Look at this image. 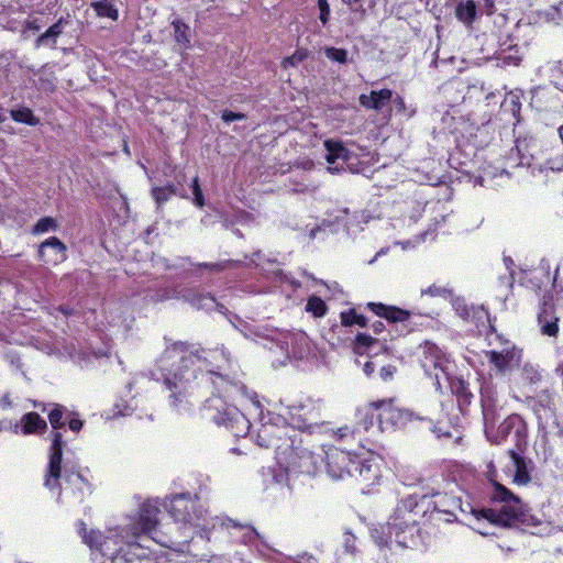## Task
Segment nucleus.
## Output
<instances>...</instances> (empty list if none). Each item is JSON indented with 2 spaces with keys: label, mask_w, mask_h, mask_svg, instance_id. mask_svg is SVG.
<instances>
[{
  "label": "nucleus",
  "mask_w": 563,
  "mask_h": 563,
  "mask_svg": "<svg viewBox=\"0 0 563 563\" xmlns=\"http://www.w3.org/2000/svg\"><path fill=\"white\" fill-rule=\"evenodd\" d=\"M509 455L515 464L516 472L514 475V483L517 485H526L530 482L531 477L527 470L525 460L518 453V450H509Z\"/></svg>",
  "instance_id": "obj_29"
},
{
  "label": "nucleus",
  "mask_w": 563,
  "mask_h": 563,
  "mask_svg": "<svg viewBox=\"0 0 563 563\" xmlns=\"http://www.w3.org/2000/svg\"><path fill=\"white\" fill-rule=\"evenodd\" d=\"M65 20L60 18L56 23L49 26L43 34L36 40V47L43 45L55 46L57 37L63 33Z\"/></svg>",
  "instance_id": "obj_31"
},
{
  "label": "nucleus",
  "mask_w": 563,
  "mask_h": 563,
  "mask_svg": "<svg viewBox=\"0 0 563 563\" xmlns=\"http://www.w3.org/2000/svg\"><path fill=\"white\" fill-rule=\"evenodd\" d=\"M341 323L344 327H352L357 324L360 327L366 325V318L363 314H360L355 311V309H349L346 311H342L340 314Z\"/></svg>",
  "instance_id": "obj_41"
},
{
  "label": "nucleus",
  "mask_w": 563,
  "mask_h": 563,
  "mask_svg": "<svg viewBox=\"0 0 563 563\" xmlns=\"http://www.w3.org/2000/svg\"><path fill=\"white\" fill-rule=\"evenodd\" d=\"M451 388L456 396L460 409L464 410V408L472 402L473 394L470 391L467 385L461 379L451 382Z\"/></svg>",
  "instance_id": "obj_33"
},
{
  "label": "nucleus",
  "mask_w": 563,
  "mask_h": 563,
  "mask_svg": "<svg viewBox=\"0 0 563 563\" xmlns=\"http://www.w3.org/2000/svg\"><path fill=\"white\" fill-rule=\"evenodd\" d=\"M558 321L559 318L555 316L553 296L544 295L540 312L538 313V322L541 332L549 336H555L559 331Z\"/></svg>",
  "instance_id": "obj_21"
},
{
  "label": "nucleus",
  "mask_w": 563,
  "mask_h": 563,
  "mask_svg": "<svg viewBox=\"0 0 563 563\" xmlns=\"http://www.w3.org/2000/svg\"><path fill=\"white\" fill-rule=\"evenodd\" d=\"M372 404H369L364 409L358 410L360 422L356 427L357 433L362 431H368L374 426V419L376 417H372Z\"/></svg>",
  "instance_id": "obj_43"
},
{
  "label": "nucleus",
  "mask_w": 563,
  "mask_h": 563,
  "mask_svg": "<svg viewBox=\"0 0 563 563\" xmlns=\"http://www.w3.org/2000/svg\"><path fill=\"white\" fill-rule=\"evenodd\" d=\"M11 118L21 123H25L29 125H37L40 120L33 114L32 110L29 108H22L16 110H11Z\"/></svg>",
  "instance_id": "obj_42"
},
{
  "label": "nucleus",
  "mask_w": 563,
  "mask_h": 563,
  "mask_svg": "<svg viewBox=\"0 0 563 563\" xmlns=\"http://www.w3.org/2000/svg\"><path fill=\"white\" fill-rule=\"evenodd\" d=\"M488 440L494 444H501L509 437L515 441L516 450L521 451L527 444L528 428L526 421L516 413L508 416L496 430L494 426L485 428Z\"/></svg>",
  "instance_id": "obj_10"
},
{
  "label": "nucleus",
  "mask_w": 563,
  "mask_h": 563,
  "mask_svg": "<svg viewBox=\"0 0 563 563\" xmlns=\"http://www.w3.org/2000/svg\"><path fill=\"white\" fill-rule=\"evenodd\" d=\"M287 415L294 429L314 432L322 426L321 404L311 398L287 406Z\"/></svg>",
  "instance_id": "obj_9"
},
{
  "label": "nucleus",
  "mask_w": 563,
  "mask_h": 563,
  "mask_svg": "<svg viewBox=\"0 0 563 563\" xmlns=\"http://www.w3.org/2000/svg\"><path fill=\"white\" fill-rule=\"evenodd\" d=\"M308 56V52L306 49H297L291 56L286 57L283 60V67H295L298 64H300L303 59H306Z\"/></svg>",
  "instance_id": "obj_48"
},
{
  "label": "nucleus",
  "mask_w": 563,
  "mask_h": 563,
  "mask_svg": "<svg viewBox=\"0 0 563 563\" xmlns=\"http://www.w3.org/2000/svg\"><path fill=\"white\" fill-rule=\"evenodd\" d=\"M91 7L100 18H109L113 21H117L119 18V12L113 3V0L93 1Z\"/></svg>",
  "instance_id": "obj_35"
},
{
  "label": "nucleus",
  "mask_w": 563,
  "mask_h": 563,
  "mask_svg": "<svg viewBox=\"0 0 563 563\" xmlns=\"http://www.w3.org/2000/svg\"><path fill=\"white\" fill-rule=\"evenodd\" d=\"M183 299L192 307L206 311H211L219 306L211 294L203 292L197 288L185 289L183 294Z\"/></svg>",
  "instance_id": "obj_23"
},
{
  "label": "nucleus",
  "mask_w": 563,
  "mask_h": 563,
  "mask_svg": "<svg viewBox=\"0 0 563 563\" xmlns=\"http://www.w3.org/2000/svg\"><path fill=\"white\" fill-rule=\"evenodd\" d=\"M192 195H194V203L202 208L205 206V197L199 185L198 177H195L191 184Z\"/></svg>",
  "instance_id": "obj_49"
},
{
  "label": "nucleus",
  "mask_w": 563,
  "mask_h": 563,
  "mask_svg": "<svg viewBox=\"0 0 563 563\" xmlns=\"http://www.w3.org/2000/svg\"><path fill=\"white\" fill-rule=\"evenodd\" d=\"M496 393L489 386H485L481 390V404L485 428L495 426L496 420Z\"/></svg>",
  "instance_id": "obj_24"
},
{
  "label": "nucleus",
  "mask_w": 563,
  "mask_h": 563,
  "mask_svg": "<svg viewBox=\"0 0 563 563\" xmlns=\"http://www.w3.org/2000/svg\"><path fill=\"white\" fill-rule=\"evenodd\" d=\"M489 344H499V350L488 352V358L500 372L512 369L518 366L521 360V350L514 346L501 334H488Z\"/></svg>",
  "instance_id": "obj_11"
},
{
  "label": "nucleus",
  "mask_w": 563,
  "mask_h": 563,
  "mask_svg": "<svg viewBox=\"0 0 563 563\" xmlns=\"http://www.w3.org/2000/svg\"><path fill=\"white\" fill-rule=\"evenodd\" d=\"M240 263H241L240 261L227 260V261H221V262L211 263V264L205 263V264H201L200 266L208 268L210 271L221 272V271H224L233 265H238Z\"/></svg>",
  "instance_id": "obj_50"
},
{
  "label": "nucleus",
  "mask_w": 563,
  "mask_h": 563,
  "mask_svg": "<svg viewBox=\"0 0 563 563\" xmlns=\"http://www.w3.org/2000/svg\"><path fill=\"white\" fill-rule=\"evenodd\" d=\"M324 54L333 62H338L340 64H345L347 62V52L343 48L327 47L324 49Z\"/></svg>",
  "instance_id": "obj_47"
},
{
  "label": "nucleus",
  "mask_w": 563,
  "mask_h": 563,
  "mask_svg": "<svg viewBox=\"0 0 563 563\" xmlns=\"http://www.w3.org/2000/svg\"><path fill=\"white\" fill-rule=\"evenodd\" d=\"M375 364L371 361L366 362L363 366V371L366 376H371L374 373Z\"/></svg>",
  "instance_id": "obj_61"
},
{
  "label": "nucleus",
  "mask_w": 563,
  "mask_h": 563,
  "mask_svg": "<svg viewBox=\"0 0 563 563\" xmlns=\"http://www.w3.org/2000/svg\"><path fill=\"white\" fill-rule=\"evenodd\" d=\"M354 457L350 453L333 449L327 452V472L333 479H342L345 475L353 474L352 462Z\"/></svg>",
  "instance_id": "obj_17"
},
{
  "label": "nucleus",
  "mask_w": 563,
  "mask_h": 563,
  "mask_svg": "<svg viewBox=\"0 0 563 563\" xmlns=\"http://www.w3.org/2000/svg\"><path fill=\"white\" fill-rule=\"evenodd\" d=\"M58 228L57 221L51 217L40 219L32 229L34 234H43L48 231H56Z\"/></svg>",
  "instance_id": "obj_44"
},
{
  "label": "nucleus",
  "mask_w": 563,
  "mask_h": 563,
  "mask_svg": "<svg viewBox=\"0 0 563 563\" xmlns=\"http://www.w3.org/2000/svg\"><path fill=\"white\" fill-rule=\"evenodd\" d=\"M547 71L550 81L560 90L563 91V62H550L547 65Z\"/></svg>",
  "instance_id": "obj_37"
},
{
  "label": "nucleus",
  "mask_w": 563,
  "mask_h": 563,
  "mask_svg": "<svg viewBox=\"0 0 563 563\" xmlns=\"http://www.w3.org/2000/svg\"><path fill=\"white\" fill-rule=\"evenodd\" d=\"M68 412L63 406L55 404L48 413V420L54 430L62 429L65 426V419L69 418Z\"/></svg>",
  "instance_id": "obj_38"
},
{
  "label": "nucleus",
  "mask_w": 563,
  "mask_h": 563,
  "mask_svg": "<svg viewBox=\"0 0 563 563\" xmlns=\"http://www.w3.org/2000/svg\"><path fill=\"white\" fill-rule=\"evenodd\" d=\"M493 486L492 501L494 506L481 510L483 518L492 523L518 528L522 531H530L532 534L541 531L542 520L532 515L518 496L499 483H494Z\"/></svg>",
  "instance_id": "obj_5"
},
{
  "label": "nucleus",
  "mask_w": 563,
  "mask_h": 563,
  "mask_svg": "<svg viewBox=\"0 0 563 563\" xmlns=\"http://www.w3.org/2000/svg\"><path fill=\"white\" fill-rule=\"evenodd\" d=\"M527 402L538 420L539 430L542 431L543 437H545L549 422L556 417V407L553 394L550 393V390L544 389L538 393L534 397H529Z\"/></svg>",
  "instance_id": "obj_12"
},
{
  "label": "nucleus",
  "mask_w": 563,
  "mask_h": 563,
  "mask_svg": "<svg viewBox=\"0 0 563 563\" xmlns=\"http://www.w3.org/2000/svg\"><path fill=\"white\" fill-rule=\"evenodd\" d=\"M396 373V366L394 365H387L383 366L379 371V376L384 382L390 380L394 377V374Z\"/></svg>",
  "instance_id": "obj_56"
},
{
  "label": "nucleus",
  "mask_w": 563,
  "mask_h": 563,
  "mask_svg": "<svg viewBox=\"0 0 563 563\" xmlns=\"http://www.w3.org/2000/svg\"><path fill=\"white\" fill-rule=\"evenodd\" d=\"M418 361L426 375L434 379L437 389L441 388L442 380L449 382L451 360L448 353L435 343L426 341L418 347Z\"/></svg>",
  "instance_id": "obj_8"
},
{
  "label": "nucleus",
  "mask_w": 563,
  "mask_h": 563,
  "mask_svg": "<svg viewBox=\"0 0 563 563\" xmlns=\"http://www.w3.org/2000/svg\"><path fill=\"white\" fill-rule=\"evenodd\" d=\"M164 506L175 521V532H164L158 528L157 500L148 499L141 506L143 532L151 533V540L176 551H181L183 547L197 534L210 540L207 510L196 495L192 496L189 493L174 495Z\"/></svg>",
  "instance_id": "obj_2"
},
{
  "label": "nucleus",
  "mask_w": 563,
  "mask_h": 563,
  "mask_svg": "<svg viewBox=\"0 0 563 563\" xmlns=\"http://www.w3.org/2000/svg\"><path fill=\"white\" fill-rule=\"evenodd\" d=\"M393 98V91L390 89H380L378 91H371L369 95H361L358 98L360 104L367 109L375 111H382Z\"/></svg>",
  "instance_id": "obj_25"
},
{
  "label": "nucleus",
  "mask_w": 563,
  "mask_h": 563,
  "mask_svg": "<svg viewBox=\"0 0 563 563\" xmlns=\"http://www.w3.org/2000/svg\"><path fill=\"white\" fill-rule=\"evenodd\" d=\"M143 526L140 510L130 523L111 529L106 536L100 531H90L89 534H86L82 521L78 523V532L91 549L99 550L103 556L114 560L119 555H125V548L142 549L145 547L143 542L151 540V533L143 532Z\"/></svg>",
  "instance_id": "obj_6"
},
{
  "label": "nucleus",
  "mask_w": 563,
  "mask_h": 563,
  "mask_svg": "<svg viewBox=\"0 0 563 563\" xmlns=\"http://www.w3.org/2000/svg\"><path fill=\"white\" fill-rule=\"evenodd\" d=\"M318 8L320 11L319 19L325 25L330 16V5L327 0H318Z\"/></svg>",
  "instance_id": "obj_52"
},
{
  "label": "nucleus",
  "mask_w": 563,
  "mask_h": 563,
  "mask_svg": "<svg viewBox=\"0 0 563 563\" xmlns=\"http://www.w3.org/2000/svg\"><path fill=\"white\" fill-rule=\"evenodd\" d=\"M343 545L347 553L355 554L356 549V537L352 534L350 531H345L343 536Z\"/></svg>",
  "instance_id": "obj_51"
},
{
  "label": "nucleus",
  "mask_w": 563,
  "mask_h": 563,
  "mask_svg": "<svg viewBox=\"0 0 563 563\" xmlns=\"http://www.w3.org/2000/svg\"><path fill=\"white\" fill-rule=\"evenodd\" d=\"M371 413L376 417L380 431L396 426L401 419V411L394 406L391 399L372 402Z\"/></svg>",
  "instance_id": "obj_19"
},
{
  "label": "nucleus",
  "mask_w": 563,
  "mask_h": 563,
  "mask_svg": "<svg viewBox=\"0 0 563 563\" xmlns=\"http://www.w3.org/2000/svg\"><path fill=\"white\" fill-rule=\"evenodd\" d=\"M361 1L362 0H342L343 3H345L352 9L356 8L357 5H361Z\"/></svg>",
  "instance_id": "obj_63"
},
{
  "label": "nucleus",
  "mask_w": 563,
  "mask_h": 563,
  "mask_svg": "<svg viewBox=\"0 0 563 563\" xmlns=\"http://www.w3.org/2000/svg\"><path fill=\"white\" fill-rule=\"evenodd\" d=\"M173 368L162 373L164 385L169 390V406L177 412H188L195 401L208 391L205 409L218 426L230 429L235 437L247 434L251 423L246 416L221 396L244 397L251 391L238 379L230 353L223 349L198 350L185 342L167 346L161 358L162 369L168 364Z\"/></svg>",
  "instance_id": "obj_1"
},
{
  "label": "nucleus",
  "mask_w": 563,
  "mask_h": 563,
  "mask_svg": "<svg viewBox=\"0 0 563 563\" xmlns=\"http://www.w3.org/2000/svg\"><path fill=\"white\" fill-rule=\"evenodd\" d=\"M431 508L432 515L442 514L426 495L402 498L386 526L372 531L373 539L379 547L391 548L395 544L402 549L423 551L430 542V536L421 527L420 520Z\"/></svg>",
  "instance_id": "obj_3"
},
{
  "label": "nucleus",
  "mask_w": 563,
  "mask_h": 563,
  "mask_svg": "<svg viewBox=\"0 0 563 563\" xmlns=\"http://www.w3.org/2000/svg\"><path fill=\"white\" fill-rule=\"evenodd\" d=\"M393 102H394L395 109L398 112H402L406 110V103H405V100L402 97L396 96V98L393 100Z\"/></svg>",
  "instance_id": "obj_59"
},
{
  "label": "nucleus",
  "mask_w": 563,
  "mask_h": 563,
  "mask_svg": "<svg viewBox=\"0 0 563 563\" xmlns=\"http://www.w3.org/2000/svg\"><path fill=\"white\" fill-rule=\"evenodd\" d=\"M384 329H385V325L382 321H376L373 324V330L376 334L382 333Z\"/></svg>",
  "instance_id": "obj_62"
},
{
  "label": "nucleus",
  "mask_w": 563,
  "mask_h": 563,
  "mask_svg": "<svg viewBox=\"0 0 563 563\" xmlns=\"http://www.w3.org/2000/svg\"><path fill=\"white\" fill-rule=\"evenodd\" d=\"M261 257H262V253H261V251H257V252L252 254V257L250 258V262L256 264V262L258 260H261Z\"/></svg>",
  "instance_id": "obj_64"
},
{
  "label": "nucleus",
  "mask_w": 563,
  "mask_h": 563,
  "mask_svg": "<svg viewBox=\"0 0 563 563\" xmlns=\"http://www.w3.org/2000/svg\"><path fill=\"white\" fill-rule=\"evenodd\" d=\"M521 378L530 385H537L543 378L542 371L539 365L527 362L521 368Z\"/></svg>",
  "instance_id": "obj_36"
},
{
  "label": "nucleus",
  "mask_w": 563,
  "mask_h": 563,
  "mask_svg": "<svg viewBox=\"0 0 563 563\" xmlns=\"http://www.w3.org/2000/svg\"><path fill=\"white\" fill-rule=\"evenodd\" d=\"M187 289V287H165L161 288L156 291L155 295L151 297L153 301H164L173 298L183 299L184 290Z\"/></svg>",
  "instance_id": "obj_40"
},
{
  "label": "nucleus",
  "mask_w": 563,
  "mask_h": 563,
  "mask_svg": "<svg viewBox=\"0 0 563 563\" xmlns=\"http://www.w3.org/2000/svg\"><path fill=\"white\" fill-rule=\"evenodd\" d=\"M456 311L466 320H476V324L481 323L482 325H485L486 322H489L488 312L483 308H467L466 306L461 307L457 305Z\"/></svg>",
  "instance_id": "obj_34"
},
{
  "label": "nucleus",
  "mask_w": 563,
  "mask_h": 563,
  "mask_svg": "<svg viewBox=\"0 0 563 563\" xmlns=\"http://www.w3.org/2000/svg\"><path fill=\"white\" fill-rule=\"evenodd\" d=\"M552 147H549L543 140L529 136L519 139L516 142V147L511 150L508 157L510 167L527 166L538 168L539 170H561L562 164L560 161L552 158Z\"/></svg>",
  "instance_id": "obj_7"
},
{
  "label": "nucleus",
  "mask_w": 563,
  "mask_h": 563,
  "mask_svg": "<svg viewBox=\"0 0 563 563\" xmlns=\"http://www.w3.org/2000/svg\"><path fill=\"white\" fill-rule=\"evenodd\" d=\"M244 397L250 399L253 407L258 410L257 444L262 448H274L277 453L285 455L289 464L297 466L301 473L314 474L317 472L316 455L299 448L296 431L287 426L285 418L271 411L264 413L256 393L251 391Z\"/></svg>",
  "instance_id": "obj_4"
},
{
  "label": "nucleus",
  "mask_w": 563,
  "mask_h": 563,
  "mask_svg": "<svg viewBox=\"0 0 563 563\" xmlns=\"http://www.w3.org/2000/svg\"><path fill=\"white\" fill-rule=\"evenodd\" d=\"M82 421L78 418H70L68 420V427L74 432H79L82 428Z\"/></svg>",
  "instance_id": "obj_58"
},
{
  "label": "nucleus",
  "mask_w": 563,
  "mask_h": 563,
  "mask_svg": "<svg viewBox=\"0 0 563 563\" xmlns=\"http://www.w3.org/2000/svg\"><path fill=\"white\" fill-rule=\"evenodd\" d=\"M306 309L314 317H322L327 312V305L321 298L312 296L308 299Z\"/></svg>",
  "instance_id": "obj_45"
},
{
  "label": "nucleus",
  "mask_w": 563,
  "mask_h": 563,
  "mask_svg": "<svg viewBox=\"0 0 563 563\" xmlns=\"http://www.w3.org/2000/svg\"><path fill=\"white\" fill-rule=\"evenodd\" d=\"M353 350L356 354H366L372 357L382 351L386 352L387 346L378 339H374L365 333H360L355 339Z\"/></svg>",
  "instance_id": "obj_26"
},
{
  "label": "nucleus",
  "mask_w": 563,
  "mask_h": 563,
  "mask_svg": "<svg viewBox=\"0 0 563 563\" xmlns=\"http://www.w3.org/2000/svg\"><path fill=\"white\" fill-rule=\"evenodd\" d=\"M225 529L230 538L245 545H253L260 540V533L250 525L240 523L230 518L216 517L212 519L211 529Z\"/></svg>",
  "instance_id": "obj_15"
},
{
  "label": "nucleus",
  "mask_w": 563,
  "mask_h": 563,
  "mask_svg": "<svg viewBox=\"0 0 563 563\" xmlns=\"http://www.w3.org/2000/svg\"><path fill=\"white\" fill-rule=\"evenodd\" d=\"M459 21L470 25L476 16V4L473 0H461L455 8Z\"/></svg>",
  "instance_id": "obj_32"
},
{
  "label": "nucleus",
  "mask_w": 563,
  "mask_h": 563,
  "mask_svg": "<svg viewBox=\"0 0 563 563\" xmlns=\"http://www.w3.org/2000/svg\"><path fill=\"white\" fill-rule=\"evenodd\" d=\"M367 308L376 316L386 319L391 324H395L397 332L409 333L412 331V325L415 323L412 322L413 313L411 311L380 302H368Z\"/></svg>",
  "instance_id": "obj_13"
},
{
  "label": "nucleus",
  "mask_w": 563,
  "mask_h": 563,
  "mask_svg": "<svg viewBox=\"0 0 563 563\" xmlns=\"http://www.w3.org/2000/svg\"><path fill=\"white\" fill-rule=\"evenodd\" d=\"M551 421L553 423V430H551V431L547 430V434L552 433L555 438L563 440V423H560L556 420V417L554 419H552Z\"/></svg>",
  "instance_id": "obj_57"
},
{
  "label": "nucleus",
  "mask_w": 563,
  "mask_h": 563,
  "mask_svg": "<svg viewBox=\"0 0 563 563\" xmlns=\"http://www.w3.org/2000/svg\"><path fill=\"white\" fill-rule=\"evenodd\" d=\"M64 444L65 442L63 440V434L59 431H55L53 433L47 474L44 482V485L49 489L57 487L60 478V465Z\"/></svg>",
  "instance_id": "obj_16"
},
{
  "label": "nucleus",
  "mask_w": 563,
  "mask_h": 563,
  "mask_svg": "<svg viewBox=\"0 0 563 563\" xmlns=\"http://www.w3.org/2000/svg\"><path fill=\"white\" fill-rule=\"evenodd\" d=\"M356 433H357L356 428L355 429H351L347 426L339 428L335 431V434L338 435V438L340 440H346L349 438H354Z\"/></svg>",
  "instance_id": "obj_53"
},
{
  "label": "nucleus",
  "mask_w": 563,
  "mask_h": 563,
  "mask_svg": "<svg viewBox=\"0 0 563 563\" xmlns=\"http://www.w3.org/2000/svg\"><path fill=\"white\" fill-rule=\"evenodd\" d=\"M153 198L158 206L166 202L170 197L177 194L175 186L156 187L152 191Z\"/></svg>",
  "instance_id": "obj_46"
},
{
  "label": "nucleus",
  "mask_w": 563,
  "mask_h": 563,
  "mask_svg": "<svg viewBox=\"0 0 563 563\" xmlns=\"http://www.w3.org/2000/svg\"><path fill=\"white\" fill-rule=\"evenodd\" d=\"M245 119V114L244 113H240V112H233V111H230V110H224L222 112V120L227 123H230V122H233V121H236V120H243Z\"/></svg>",
  "instance_id": "obj_55"
},
{
  "label": "nucleus",
  "mask_w": 563,
  "mask_h": 563,
  "mask_svg": "<svg viewBox=\"0 0 563 563\" xmlns=\"http://www.w3.org/2000/svg\"><path fill=\"white\" fill-rule=\"evenodd\" d=\"M38 256L45 263L58 264L66 258V245L56 236H52L41 243Z\"/></svg>",
  "instance_id": "obj_22"
},
{
  "label": "nucleus",
  "mask_w": 563,
  "mask_h": 563,
  "mask_svg": "<svg viewBox=\"0 0 563 563\" xmlns=\"http://www.w3.org/2000/svg\"><path fill=\"white\" fill-rule=\"evenodd\" d=\"M497 59L501 66H518L522 59V54L517 44L503 42Z\"/></svg>",
  "instance_id": "obj_28"
},
{
  "label": "nucleus",
  "mask_w": 563,
  "mask_h": 563,
  "mask_svg": "<svg viewBox=\"0 0 563 563\" xmlns=\"http://www.w3.org/2000/svg\"><path fill=\"white\" fill-rule=\"evenodd\" d=\"M324 147L327 150L325 161L329 164L328 170L331 173L344 170V165L351 158V152L341 141L336 140L324 141Z\"/></svg>",
  "instance_id": "obj_20"
},
{
  "label": "nucleus",
  "mask_w": 563,
  "mask_h": 563,
  "mask_svg": "<svg viewBox=\"0 0 563 563\" xmlns=\"http://www.w3.org/2000/svg\"><path fill=\"white\" fill-rule=\"evenodd\" d=\"M352 470L353 474H351V476L364 482H374L378 477V470L376 465L369 461L361 460L357 456H355L354 462H352Z\"/></svg>",
  "instance_id": "obj_27"
},
{
  "label": "nucleus",
  "mask_w": 563,
  "mask_h": 563,
  "mask_svg": "<svg viewBox=\"0 0 563 563\" xmlns=\"http://www.w3.org/2000/svg\"><path fill=\"white\" fill-rule=\"evenodd\" d=\"M59 498L64 497L67 504H81L91 492L89 483L78 473L68 474Z\"/></svg>",
  "instance_id": "obj_18"
},
{
  "label": "nucleus",
  "mask_w": 563,
  "mask_h": 563,
  "mask_svg": "<svg viewBox=\"0 0 563 563\" xmlns=\"http://www.w3.org/2000/svg\"><path fill=\"white\" fill-rule=\"evenodd\" d=\"M25 27L27 30H32V31H38L41 29V25L37 23V20L34 19V20H27L25 22Z\"/></svg>",
  "instance_id": "obj_60"
},
{
  "label": "nucleus",
  "mask_w": 563,
  "mask_h": 563,
  "mask_svg": "<svg viewBox=\"0 0 563 563\" xmlns=\"http://www.w3.org/2000/svg\"><path fill=\"white\" fill-rule=\"evenodd\" d=\"M432 431L439 439H451L454 437L448 426H434Z\"/></svg>",
  "instance_id": "obj_54"
},
{
  "label": "nucleus",
  "mask_w": 563,
  "mask_h": 563,
  "mask_svg": "<svg viewBox=\"0 0 563 563\" xmlns=\"http://www.w3.org/2000/svg\"><path fill=\"white\" fill-rule=\"evenodd\" d=\"M174 26V37L175 41L180 44L184 48L189 47L190 36H189V27L184 22L176 20L173 22Z\"/></svg>",
  "instance_id": "obj_39"
},
{
  "label": "nucleus",
  "mask_w": 563,
  "mask_h": 563,
  "mask_svg": "<svg viewBox=\"0 0 563 563\" xmlns=\"http://www.w3.org/2000/svg\"><path fill=\"white\" fill-rule=\"evenodd\" d=\"M277 350L285 355V360L291 357L301 360L310 352L309 339L305 333L280 334L277 342L271 347V351L274 353H276Z\"/></svg>",
  "instance_id": "obj_14"
},
{
  "label": "nucleus",
  "mask_w": 563,
  "mask_h": 563,
  "mask_svg": "<svg viewBox=\"0 0 563 563\" xmlns=\"http://www.w3.org/2000/svg\"><path fill=\"white\" fill-rule=\"evenodd\" d=\"M47 428L46 421L37 412H27L22 417L23 433H41Z\"/></svg>",
  "instance_id": "obj_30"
}]
</instances>
